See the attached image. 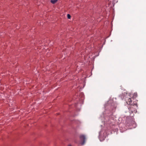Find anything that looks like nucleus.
<instances>
[{"instance_id": "obj_2", "label": "nucleus", "mask_w": 146, "mask_h": 146, "mask_svg": "<svg viewBox=\"0 0 146 146\" xmlns=\"http://www.w3.org/2000/svg\"><path fill=\"white\" fill-rule=\"evenodd\" d=\"M80 138L81 140V144L83 145L85 143L86 137L85 135H81L80 137Z\"/></svg>"}, {"instance_id": "obj_10", "label": "nucleus", "mask_w": 146, "mask_h": 146, "mask_svg": "<svg viewBox=\"0 0 146 146\" xmlns=\"http://www.w3.org/2000/svg\"><path fill=\"white\" fill-rule=\"evenodd\" d=\"M83 99H81V100H83Z\"/></svg>"}, {"instance_id": "obj_4", "label": "nucleus", "mask_w": 146, "mask_h": 146, "mask_svg": "<svg viewBox=\"0 0 146 146\" xmlns=\"http://www.w3.org/2000/svg\"><path fill=\"white\" fill-rule=\"evenodd\" d=\"M132 101H127L126 102V103L127 104H131V103H132Z\"/></svg>"}, {"instance_id": "obj_6", "label": "nucleus", "mask_w": 146, "mask_h": 146, "mask_svg": "<svg viewBox=\"0 0 146 146\" xmlns=\"http://www.w3.org/2000/svg\"><path fill=\"white\" fill-rule=\"evenodd\" d=\"M113 100H116V99L115 98H114H114H113Z\"/></svg>"}, {"instance_id": "obj_5", "label": "nucleus", "mask_w": 146, "mask_h": 146, "mask_svg": "<svg viewBox=\"0 0 146 146\" xmlns=\"http://www.w3.org/2000/svg\"><path fill=\"white\" fill-rule=\"evenodd\" d=\"M67 17L68 19H70V18L71 16L69 14H68L67 15Z\"/></svg>"}, {"instance_id": "obj_9", "label": "nucleus", "mask_w": 146, "mask_h": 146, "mask_svg": "<svg viewBox=\"0 0 146 146\" xmlns=\"http://www.w3.org/2000/svg\"><path fill=\"white\" fill-rule=\"evenodd\" d=\"M100 139V141H102V140H101V139Z\"/></svg>"}, {"instance_id": "obj_7", "label": "nucleus", "mask_w": 146, "mask_h": 146, "mask_svg": "<svg viewBox=\"0 0 146 146\" xmlns=\"http://www.w3.org/2000/svg\"><path fill=\"white\" fill-rule=\"evenodd\" d=\"M99 138H100V133H99Z\"/></svg>"}, {"instance_id": "obj_8", "label": "nucleus", "mask_w": 146, "mask_h": 146, "mask_svg": "<svg viewBox=\"0 0 146 146\" xmlns=\"http://www.w3.org/2000/svg\"><path fill=\"white\" fill-rule=\"evenodd\" d=\"M68 146H72L70 145H69Z\"/></svg>"}, {"instance_id": "obj_1", "label": "nucleus", "mask_w": 146, "mask_h": 146, "mask_svg": "<svg viewBox=\"0 0 146 146\" xmlns=\"http://www.w3.org/2000/svg\"><path fill=\"white\" fill-rule=\"evenodd\" d=\"M123 95V96L120 95L119 97H121L122 100L124 99L125 100L129 99L130 100H135V98L137 97V93L135 92L133 94L132 96L130 97L131 96H130V94L129 93H128L127 92H124Z\"/></svg>"}, {"instance_id": "obj_3", "label": "nucleus", "mask_w": 146, "mask_h": 146, "mask_svg": "<svg viewBox=\"0 0 146 146\" xmlns=\"http://www.w3.org/2000/svg\"><path fill=\"white\" fill-rule=\"evenodd\" d=\"M57 1L58 0H51V2L53 4H54L56 3Z\"/></svg>"}]
</instances>
